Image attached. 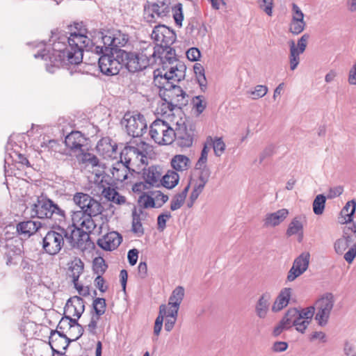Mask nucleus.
<instances>
[{
  "instance_id": "f257e3e1",
  "label": "nucleus",
  "mask_w": 356,
  "mask_h": 356,
  "mask_svg": "<svg viewBox=\"0 0 356 356\" xmlns=\"http://www.w3.org/2000/svg\"><path fill=\"white\" fill-rule=\"evenodd\" d=\"M51 33V38L58 39V41L54 40L52 52L44 49L34 56L40 57L46 60L49 59L52 67H59L60 65L81 64L83 51H90L91 40L81 31L71 33L69 37H57L54 32Z\"/></svg>"
},
{
  "instance_id": "f03ea898",
  "label": "nucleus",
  "mask_w": 356,
  "mask_h": 356,
  "mask_svg": "<svg viewBox=\"0 0 356 356\" xmlns=\"http://www.w3.org/2000/svg\"><path fill=\"white\" fill-rule=\"evenodd\" d=\"M120 54L122 67L134 73L146 69L156 63L155 51L152 44H149L138 52L118 51Z\"/></svg>"
},
{
  "instance_id": "7ed1b4c3",
  "label": "nucleus",
  "mask_w": 356,
  "mask_h": 356,
  "mask_svg": "<svg viewBox=\"0 0 356 356\" xmlns=\"http://www.w3.org/2000/svg\"><path fill=\"white\" fill-rule=\"evenodd\" d=\"M31 212L32 217L40 219L62 222L66 218L65 209L43 193L37 196L36 201L31 207Z\"/></svg>"
},
{
  "instance_id": "20e7f679",
  "label": "nucleus",
  "mask_w": 356,
  "mask_h": 356,
  "mask_svg": "<svg viewBox=\"0 0 356 356\" xmlns=\"http://www.w3.org/2000/svg\"><path fill=\"white\" fill-rule=\"evenodd\" d=\"M129 43V36L127 33L120 30L108 31L106 34H102L100 44H96L91 40L89 50L95 53H102L104 50L117 54V51H125L122 48L125 47Z\"/></svg>"
},
{
  "instance_id": "39448f33",
  "label": "nucleus",
  "mask_w": 356,
  "mask_h": 356,
  "mask_svg": "<svg viewBox=\"0 0 356 356\" xmlns=\"http://www.w3.org/2000/svg\"><path fill=\"white\" fill-rule=\"evenodd\" d=\"M68 229L60 225L54 226L49 230L42 240V251L49 256L57 255L67 241Z\"/></svg>"
},
{
  "instance_id": "423d86ee",
  "label": "nucleus",
  "mask_w": 356,
  "mask_h": 356,
  "mask_svg": "<svg viewBox=\"0 0 356 356\" xmlns=\"http://www.w3.org/2000/svg\"><path fill=\"white\" fill-rule=\"evenodd\" d=\"M74 203L81 208V211L74 212L72 216L73 224L75 223L76 218L84 213H102L103 207L101 203L83 193H76L73 197Z\"/></svg>"
},
{
  "instance_id": "0eeeda50",
  "label": "nucleus",
  "mask_w": 356,
  "mask_h": 356,
  "mask_svg": "<svg viewBox=\"0 0 356 356\" xmlns=\"http://www.w3.org/2000/svg\"><path fill=\"white\" fill-rule=\"evenodd\" d=\"M99 56L98 58V65L100 72L107 76H113L118 74L122 69L120 62V54L117 51L110 53L109 51H102V53H95Z\"/></svg>"
},
{
  "instance_id": "6e6552de",
  "label": "nucleus",
  "mask_w": 356,
  "mask_h": 356,
  "mask_svg": "<svg viewBox=\"0 0 356 356\" xmlns=\"http://www.w3.org/2000/svg\"><path fill=\"white\" fill-rule=\"evenodd\" d=\"M149 135L159 145H170L173 142L174 129L165 121L156 119L150 125Z\"/></svg>"
},
{
  "instance_id": "1a4fd4ad",
  "label": "nucleus",
  "mask_w": 356,
  "mask_h": 356,
  "mask_svg": "<svg viewBox=\"0 0 356 356\" xmlns=\"http://www.w3.org/2000/svg\"><path fill=\"white\" fill-rule=\"evenodd\" d=\"M122 124L125 127L127 134L133 138L142 136L147 129L145 118L140 113L136 115L126 113L122 120Z\"/></svg>"
},
{
  "instance_id": "9d476101",
  "label": "nucleus",
  "mask_w": 356,
  "mask_h": 356,
  "mask_svg": "<svg viewBox=\"0 0 356 356\" xmlns=\"http://www.w3.org/2000/svg\"><path fill=\"white\" fill-rule=\"evenodd\" d=\"M151 35L158 43L156 46L153 45L154 50L155 51V56H156V52H159L161 49L168 48V46H171L177 39L175 32L165 25L156 26Z\"/></svg>"
},
{
  "instance_id": "9b49d317",
  "label": "nucleus",
  "mask_w": 356,
  "mask_h": 356,
  "mask_svg": "<svg viewBox=\"0 0 356 356\" xmlns=\"http://www.w3.org/2000/svg\"><path fill=\"white\" fill-rule=\"evenodd\" d=\"M160 97L167 103L170 111H173L175 108L181 109L188 103V95L179 86L171 90L161 92Z\"/></svg>"
},
{
  "instance_id": "f8f14e48",
  "label": "nucleus",
  "mask_w": 356,
  "mask_h": 356,
  "mask_svg": "<svg viewBox=\"0 0 356 356\" xmlns=\"http://www.w3.org/2000/svg\"><path fill=\"white\" fill-rule=\"evenodd\" d=\"M194 129L192 125L189 127L185 124L177 122L172 135L173 141L175 140L181 147H189L193 142Z\"/></svg>"
},
{
  "instance_id": "ddd939ff",
  "label": "nucleus",
  "mask_w": 356,
  "mask_h": 356,
  "mask_svg": "<svg viewBox=\"0 0 356 356\" xmlns=\"http://www.w3.org/2000/svg\"><path fill=\"white\" fill-rule=\"evenodd\" d=\"M355 239H356V222L343 228L342 236L334 243V250L336 254H343Z\"/></svg>"
},
{
  "instance_id": "4468645a",
  "label": "nucleus",
  "mask_w": 356,
  "mask_h": 356,
  "mask_svg": "<svg viewBox=\"0 0 356 356\" xmlns=\"http://www.w3.org/2000/svg\"><path fill=\"white\" fill-rule=\"evenodd\" d=\"M67 243L72 248L85 249L86 243L90 241V236L87 231H83L73 225L72 227L68 229Z\"/></svg>"
},
{
  "instance_id": "2eb2a0df",
  "label": "nucleus",
  "mask_w": 356,
  "mask_h": 356,
  "mask_svg": "<svg viewBox=\"0 0 356 356\" xmlns=\"http://www.w3.org/2000/svg\"><path fill=\"white\" fill-rule=\"evenodd\" d=\"M89 139L79 131H72L65 138V144L73 152H83Z\"/></svg>"
},
{
  "instance_id": "dca6fc26",
  "label": "nucleus",
  "mask_w": 356,
  "mask_h": 356,
  "mask_svg": "<svg viewBox=\"0 0 356 356\" xmlns=\"http://www.w3.org/2000/svg\"><path fill=\"white\" fill-rule=\"evenodd\" d=\"M310 254L308 252H302L296 257L291 267V282L302 275L309 265Z\"/></svg>"
},
{
  "instance_id": "f3484780",
  "label": "nucleus",
  "mask_w": 356,
  "mask_h": 356,
  "mask_svg": "<svg viewBox=\"0 0 356 356\" xmlns=\"http://www.w3.org/2000/svg\"><path fill=\"white\" fill-rule=\"evenodd\" d=\"M122 237L117 232H111L99 238L97 245L103 250L111 251L116 249L122 243Z\"/></svg>"
},
{
  "instance_id": "a211bd4d",
  "label": "nucleus",
  "mask_w": 356,
  "mask_h": 356,
  "mask_svg": "<svg viewBox=\"0 0 356 356\" xmlns=\"http://www.w3.org/2000/svg\"><path fill=\"white\" fill-rule=\"evenodd\" d=\"M161 172L159 166L152 165L143 170V178L150 187L159 188L161 186Z\"/></svg>"
},
{
  "instance_id": "6ab92c4d",
  "label": "nucleus",
  "mask_w": 356,
  "mask_h": 356,
  "mask_svg": "<svg viewBox=\"0 0 356 356\" xmlns=\"http://www.w3.org/2000/svg\"><path fill=\"white\" fill-rule=\"evenodd\" d=\"M170 9V0H156L155 3L151 5L150 10L152 13L147 17V21L149 22H153L154 15L159 17L168 16Z\"/></svg>"
},
{
  "instance_id": "aec40b11",
  "label": "nucleus",
  "mask_w": 356,
  "mask_h": 356,
  "mask_svg": "<svg viewBox=\"0 0 356 356\" xmlns=\"http://www.w3.org/2000/svg\"><path fill=\"white\" fill-rule=\"evenodd\" d=\"M85 303L84 300L80 296H72L67 300L64 307L65 312L80 318L85 311Z\"/></svg>"
},
{
  "instance_id": "412c9836",
  "label": "nucleus",
  "mask_w": 356,
  "mask_h": 356,
  "mask_svg": "<svg viewBox=\"0 0 356 356\" xmlns=\"http://www.w3.org/2000/svg\"><path fill=\"white\" fill-rule=\"evenodd\" d=\"M289 215L286 209H282L273 213H268L264 218V227H274L283 222Z\"/></svg>"
},
{
  "instance_id": "4be33fe9",
  "label": "nucleus",
  "mask_w": 356,
  "mask_h": 356,
  "mask_svg": "<svg viewBox=\"0 0 356 356\" xmlns=\"http://www.w3.org/2000/svg\"><path fill=\"white\" fill-rule=\"evenodd\" d=\"M139 157H140V161L143 163V159L146 158L144 151L140 149L138 147L132 145H126L120 154V159L129 165L134 158L139 159Z\"/></svg>"
},
{
  "instance_id": "5701e85b",
  "label": "nucleus",
  "mask_w": 356,
  "mask_h": 356,
  "mask_svg": "<svg viewBox=\"0 0 356 356\" xmlns=\"http://www.w3.org/2000/svg\"><path fill=\"white\" fill-rule=\"evenodd\" d=\"M130 171L129 165L120 159L115 162L111 170L112 177L114 180L122 182L128 177V172Z\"/></svg>"
},
{
  "instance_id": "b1692460",
  "label": "nucleus",
  "mask_w": 356,
  "mask_h": 356,
  "mask_svg": "<svg viewBox=\"0 0 356 356\" xmlns=\"http://www.w3.org/2000/svg\"><path fill=\"white\" fill-rule=\"evenodd\" d=\"M356 210V200L353 199L350 201H348L345 206L343 207L341 211H340V216L341 220H339V222L341 224H351L353 225L354 222V215L355 213Z\"/></svg>"
},
{
  "instance_id": "393cba45",
  "label": "nucleus",
  "mask_w": 356,
  "mask_h": 356,
  "mask_svg": "<svg viewBox=\"0 0 356 356\" xmlns=\"http://www.w3.org/2000/svg\"><path fill=\"white\" fill-rule=\"evenodd\" d=\"M41 227L42 223L38 221H23L17 225V231L19 234L29 237L35 234Z\"/></svg>"
},
{
  "instance_id": "a878e982",
  "label": "nucleus",
  "mask_w": 356,
  "mask_h": 356,
  "mask_svg": "<svg viewBox=\"0 0 356 356\" xmlns=\"http://www.w3.org/2000/svg\"><path fill=\"white\" fill-rule=\"evenodd\" d=\"M307 222L306 217L297 216L291 220V235L297 234L298 243H301L304 238V224Z\"/></svg>"
},
{
  "instance_id": "bb28decb",
  "label": "nucleus",
  "mask_w": 356,
  "mask_h": 356,
  "mask_svg": "<svg viewBox=\"0 0 356 356\" xmlns=\"http://www.w3.org/2000/svg\"><path fill=\"white\" fill-rule=\"evenodd\" d=\"M270 299L271 295L269 292H265L259 297L255 305V312L259 318H266L269 309Z\"/></svg>"
},
{
  "instance_id": "cd10ccee",
  "label": "nucleus",
  "mask_w": 356,
  "mask_h": 356,
  "mask_svg": "<svg viewBox=\"0 0 356 356\" xmlns=\"http://www.w3.org/2000/svg\"><path fill=\"white\" fill-rule=\"evenodd\" d=\"M186 70V65L179 60L175 65H170L169 70L166 72V75L169 76L168 79H174V81L179 83L185 78Z\"/></svg>"
},
{
  "instance_id": "c85d7f7f",
  "label": "nucleus",
  "mask_w": 356,
  "mask_h": 356,
  "mask_svg": "<svg viewBox=\"0 0 356 356\" xmlns=\"http://www.w3.org/2000/svg\"><path fill=\"white\" fill-rule=\"evenodd\" d=\"M117 149V144L109 137L102 138L97 145V151L108 156L115 153Z\"/></svg>"
},
{
  "instance_id": "c756f323",
  "label": "nucleus",
  "mask_w": 356,
  "mask_h": 356,
  "mask_svg": "<svg viewBox=\"0 0 356 356\" xmlns=\"http://www.w3.org/2000/svg\"><path fill=\"white\" fill-rule=\"evenodd\" d=\"M156 58H159L163 65L168 63L172 65L179 61L176 57L175 49L170 46H168V48H162L159 52H156Z\"/></svg>"
},
{
  "instance_id": "7c9ffc66",
  "label": "nucleus",
  "mask_w": 356,
  "mask_h": 356,
  "mask_svg": "<svg viewBox=\"0 0 356 356\" xmlns=\"http://www.w3.org/2000/svg\"><path fill=\"white\" fill-rule=\"evenodd\" d=\"M22 253L21 248L19 245H16L13 243L6 244L5 258L6 259V264L10 266L13 264H17V259H19Z\"/></svg>"
},
{
  "instance_id": "2f4dec72",
  "label": "nucleus",
  "mask_w": 356,
  "mask_h": 356,
  "mask_svg": "<svg viewBox=\"0 0 356 356\" xmlns=\"http://www.w3.org/2000/svg\"><path fill=\"white\" fill-rule=\"evenodd\" d=\"M84 264L80 258L76 257L69 266V276L72 279L74 285H76L80 275L83 273Z\"/></svg>"
},
{
  "instance_id": "473e14b6",
  "label": "nucleus",
  "mask_w": 356,
  "mask_h": 356,
  "mask_svg": "<svg viewBox=\"0 0 356 356\" xmlns=\"http://www.w3.org/2000/svg\"><path fill=\"white\" fill-rule=\"evenodd\" d=\"M289 303V287H285L281 290L279 295L275 298L273 306L272 311L277 312L281 311Z\"/></svg>"
},
{
  "instance_id": "72a5a7b5",
  "label": "nucleus",
  "mask_w": 356,
  "mask_h": 356,
  "mask_svg": "<svg viewBox=\"0 0 356 356\" xmlns=\"http://www.w3.org/2000/svg\"><path fill=\"white\" fill-rule=\"evenodd\" d=\"M190 188V183L185 186V188L179 193H177L172 197L170 203V209L176 211L180 209L184 204L186 196Z\"/></svg>"
},
{
  "instance_id": "f704fd0d",
  "label": "nucleus",
  "mask_w": 356,
  "mask_h": 356,
  "mask_svg": "<svg viewBox=\"0 0 356 356\" xmlns=\"http://www.w3.org/2000/svg\"><path fill=\"white\" fill-rule=\"evenodd\" d=\"M191 164L190 159L185 155H175L171 160V165L177 171L187 170Z\"/></svg>"
},
{
  "instance_id": "c9c22d12",
  "label": "nucleus",
  "mask_w": 356,
  "mask_h": 356,
  "mask_svg": "<svg viewBox=\"0 0 356 356\" xmlns=\"http://www.w3.org/2000/svg\"><path fill=\"white\" fill-rule=\"evenodd\" d=\"M179 175L177 172L173 170H168L165 175L161 178V186L168 188L172 189L175 188L179 183Z\"/></svg>"
},
{
  "instance_id": "e433bc0d",
  "label": "nucleus",
  "mask_w": 356,
  "mask_h": 356,
  "mask_svg": "<svg viewBox=\"0 0 356 356\" xmlns=\"http://www.w3.org/2000/svg\"><path fill=\"white\" fill-rule=\"evenodd\" d=\"M99 214L100 213H84V215H81V216L78 217L75 222L79 223L82 227H85L87 232H90L96 227V225L92 218Z\"/></svg>"
},
{
  "instance_id": "4c0bfd02",
  "label": "nucleus",
  "mask_w": 356,
  "mask_h": 356,
  "mask_svg": "<svg viewBox=\"0 0 356 356\" xmlns=\"http://www.w3.org/2000/svg\"><path fill=\"white\" fill-rule=\"evenodd\" d=\"M334 303V296L332 293H325L316 302L318 309L331 312Z\"/></svg>"
},
{
  "instance_id": "58836bf2",
  "label": "nucleus",
  "mask_w": 356,
  "mask_h": 356,
  "mask_svg": "<svg viewBox=\"0 0 356 356\" xmlns=\"http://www.w3.org/2000/svg\"><path fill=\"white\" fill-rule=\"evenodd\" d=\"M315 312V307L310 306L306 309L298 310L296 307H291V316H296L299 318V320L303 319L304 321H309L311 322Z\"/></svg>"
},
{
  "instance_id": "ea45409f",
  "label": "nucleus",
  "mask_w": 356,
  "mask_h": 356,
  "mask_svg": "<svg viewBox=\"0 0 356 356\" xmlns=\"http://www.w3.org/2000/svg\"><path fill=\"white\" fill-rule=\"evenodd\" d=\"M207 144H209V147H213L216 156H220L225 150L226 146L222 138L216 137L213 138L211 136H208Z\"/></svg>"
},
{
  "instance_id": "a19ab883",
  "label": "nucleus",
  "mask_w": 356,
  "mask_h": 356,
  "mask_svg": "<svg viewBox=\"0 0 356 356\" xmlns=\"http://www.w3.org/2000/svg\"><path fill=\"white\" fill-rule=\"evenodd\" d=\"M193 70L196 75L197 83L202 92H205L207 89V79L204 74V69L200 63H195L193 66Z\"/></svg>"
},
{
  "instance_id": "79ce46f5",
  "label": "nucleus",
  "mask_w": 356,
  "mask_h": 356,
  "mask_svg": "<svg viewBox=\"0 0 356 356\" xmlns=\"http://www.w3.org/2000/svg\"><path fill=\"white\" fill-rule=\"evenodd\" d=\"M138 204L143 209L156 208L157 204L152 195V191L143 192L138 198Z\"/></svg>"
},
{
  "instance_id": "37998d69",
  "label": "nucleus",
  "mask_w": 356,
  "mask_h": 356,
  "mask_svg": "<svg viewBox=\"0 0 356 356\" xmlns=\"http://www.w3.org/2000/svg\"><path fill=\"white\" fill-rule=\"evenodd\" d=\"M327 197L324 194H318L317 195L312 204V208L314 213L320 216L322 215L324 212L325 203H326Z\"/></svg>"
},
{
  "instance_id": "c03bdc74",
  "label": "nucleus",
  "mask_w": 356,
  "mask_h": 356,
  "mask_svg": "<svg viewBox=\"0 0 356 356\" xmlns=\"http://www.w3.org/2000/svg\"><path fill=\"white\" fill-rule=\"evenodd\" d=\"M309 38V35L308 33H305L298 40L296 44L293 40H291V47H292V50H295V51L300 54L304 53L306 49Z\"/></svg>"
},
{
  "instance_id": "a18cd8bd",
  "label": "nucleus",
  "mask_w": 356,
  "mask_h": 356,
  "mask_svg": "<svg viewBox=\"0 0 356 356\" xmlns=\"http://www.w3.org/2000/svg\"><path fill=\"white\" fill-rule=\"evenodd\" d=\"M62 330L57 329L55 330H51L50 333V337H53L54 339L58 340V342H60L62 344H65L63 346V350H65L69 346L70 343L73 341L72 339H70L67 337Z\"/></svg>"
},
{
  "instance_id": "49530a36",
  "label": "nucleus",
  "mask_w": 356,
  "mask_h": 356,
  "mask_svg": "<svg viewBox=\"0 0 356 356\" xmlns=\"http://www.w3.org/2000/svg\"><path fill=\"white\" fill-rule=\"evenodd\" d=\"M132 226L131 231L138 235V236H141L144 234V229L141 223V219L140 217V214L137 213L136 211H134L132 213Z\"/></svg>"
},
{
  "instance_id": "de8ad7c7",
  "label": "nucleus",
  "mask_w": 356,
  "mask_h": 356,
  "mask_svg": "<svg viewBox=\"0 0 356 356\" xmlns=\"http://www.w3.org/2000/svg\"><path fill=\"white\" fill-rule=\"evenodd\" d=\"M108 268L105 260L102 257H95L92 261V270L95 274L103 275Z\"/></svg>"
},
{
  "instance_id": "09e8293b",
  "label": "nucleus",
  "mask_w": 356,
  "mask_h": 356,
  "mask_svg": "<svg viewBox=\"0 0 356 356\" xmlns=\"http://www.w3.org/2000/svg\"><path fill=\"white\" fill-rule=\"evenodd\" d=\"M106 300L103 298H96L92 302L93 312L92 314L101 317L106 312Z\"/></svg>"
},
{
  "instance_id": "8fccbe9b",
  "label": "nucleus",
  "mask_w": 356,
  "mask_h": 356,
  "mask_svg": "<svg viewBox=\"0 0 356 356\" xmlns=\"http://www.w3.org/2000/svg\"><path fill=\"white\" fill-rule=\"evenodd\" d=\"M172 12V17L175 20V24L178 27L182 26V22L184 20L183 8L182 4L178 3L171 8Z\"/></svg>"
},
{
  "instance_id": "3c124183",
  "label": "nucleus",
  "mask_w": 356,
  "mask_h": 356,
  "mask_svg": "<svg viewBox=\"0 0 356 356\" xmlns=\"http://www.w3.org/2000/svg\"><path fill=\"white\" fill-rule=\"evenodd\" d=\"M192 104L197 115H200L207 107V102L203 95H197L193 97Z\"/></svg>"
},
{
  "instance_id": "603ef678",
  "label": "nucleus",
  "mask_w": 356,
  "mask_h": 356,
  "mask_svg": "<svg viewBox=\"0 0 356 356\" xmlns=\"http://www.w3.org/2000/svg\"><path fill=\"white\" fill-rule=\"evenodd\" d=\"M306 23L304 19H298L296 17H292L291 20V33L298 35L303 31Z\"/></svg>"
},
{
  "instance_id": "864d4df0",
  "label": "nucleus",
  "mask_w": 356,
  "mask_h": 356,
  "mask_svg": "<svg viewBox=\"0 0 356 356\" xmlns=\"http://www.w3.org/2000/svg\"><path fill=\"white\" fill-rule=\"evenodd\" d=\"M168 77L169 76L166 75V72L163 76H161V79L163 80V82L161 83V86H159L160 88L159 94L161 92L171 90L177 86L175 83V81H174V79H168Z\"/></svg>"
},
{
  "instance_id": "5fc2aeb1",
  "label": "nucleus",
  "mask_w": 356,
  "mask_h": 356,
  "mask_svg": "<svg viewBox=\"0 0 356 356\" xmlns=\"http://www.w3.org/2000/svg\"><path fill=\"white\" fill-rule=\"evenodd\" d=\"M289 324V310L286 313L280 323L274 328L273 334L277 337L280 335L284 330L289 328L288 325Z\"/></svg>"
},
{
  "instance_id": "6e6d98bb",
  "label": "nucleus",
  "mask_w": 356,
  "mask_h": 356,
  "mask_svg": "<svg viewBox=\"0 0 356 356\" xmlns=\"http://www.w3.org/2000/svg\"><path fill=\"white\" fill-rule=\"evenodd\" d=\"M80 153L81 154V156L79 160L81 163L90 164L92 167L99 165V159L95 155L84 152Z\"/></svg>"
},
{
  "instance_id": "4d7b16f0",
  "label": "nucleus",
  "mask_w": 356,
  "mask_h": 356,
  "mask_svg": "<svg viewBox=\"0 0 356 356\" xmlns=\"http://www.w3.org/2000/svg\"><path fill=\"white\" fill-rule=\"evenodd\" d=\"M330 312L318 309V312L315 316V320L317 321L318 325L324 327L327 324Z\"/></svg>"
},
{
  "instance_id": "13d9d810",
  "label": "nucleus",
  "mask_w": 356,
  "mask_h": 356,
  "mask_svg": "<svg viewBox=\"0 0 356 356\" xmlns=\"http://www.w3.org/2000/svg\"><path fill=\"white\" fill-rule=\"evenodd\" d=\"M79 318H73L70 316V319H67L69 328H72L74 327H76V329L78 330V335L75 336L74 339H72V341H76L78 340L84 332V328L79 323L78 320Z\"/></svg>"
},
{
  "instance_id": "bf43d9fd",
  "label": "nucleus",
  "mask_w": 356,
  "mask_h": 356,
  "mask_svg": "<svg viewBox=\"0 0 356 356\" xmlns=\"http://www.w3.org/2000/svg\"><path fill=\"white\" fill-rule=\"evenodd\" d=\"M153 198L157 204L156 208H161L169 199L167 195L163 194L160 191H151Z\"/></svg>"
},
{
  "instance_id": "052dcab7",
  "label": "nucleus",
  "mask_w": 356,
  "mask_h": 356,
  "mask_svg": "<svg viewBox=\"0 0 356 356\" xmlns=\"http://www.w3.org/2000/svg\"><path fill=\"white\" fill-rule=\"evenodd\" d=\"M195 169L199 170V175L197 179L207 183L211 176V170L207 165H201L200 166L195 165Z\"/></svg>"
},
{
  "instance_id": "680f3d73",
  "label": "nucleus",
  "mask_w": 356,
  "mask_h": 356,
  "mask_svg": "<svg viewBox=\"0 0 356 356\" xmlns=\"http://www.w3.org/2000/svg\"><path fill=\"white\" fill-rule=\"evenodd\" d=\"M172 298L175 299V302H173V305L177 307L180 306L184 297V289L183 286H177L172 292Z\"/></svg>"
},
{
  "instance_id": "e2e57ef3",
  "label": "nucleus",
  "mask_w": 356,
  "mask_h": 356,
  "mask_svg": "<svg viewBox=\"0 0 356 356\" xmlns=\"http://www.w3.org/2000/svg\"><path fill=\"white\" fill-rule=\"evenodd\" d=\"M309 324V321L299 320L298 317H296L291 324V327H295L296 330L301 333H304Z\"/></svg>"
},
{
  "instance_id": "0e129e2a",
  "label": "nucleus",
  "mask_w": 356,
  "mask_h": 356,
  "mask_svg": "<svg viewBox=\"0 0 356 356\" xmlns=\"http://www.w3.org/2000/svg\"><path fill=\"white\" fill-rule=\"evenodd\" d=\"M172 217L170 212L167 211L161 213L157 217V228L159 231L162 232L166 227V221Z\"/></svg>"
},
{
  "instance_id": "69168bd1",
  "label": "nucleus",
  "mask_w": 356,
  "mask_h": 356,
  "mask_svg": "<svg viewBox=\"0 0 356 356\" xmlns=\"http://www.w3.org/2000/svg\"><path fill=\"white\" fill-rule=\"evenodd\" d=\"M268 92V88L266 86L258 85L254 88V90L250 92L253 99L261 98L266 95Z\"/></svg>"
},
{
  "instance_id": "338daca9",
  "label": "nucleus",
  "mask_w": 356,
  "mask_h": 356,
  "mask_svg": "<svg viewBox=\"0 0 356 356\" xmlns=\"http://www.w3.org/2000/svg\"><path fill=\"white\" fill-rule=\"evenodd\" d=\"M100 319V316L92 314L90 323L86 326L87 330L90 334L95 335L97 334V327L98 321Z\"/></svg>"
},
{
  "instance_id": "774afa93",
  "label": "nucleus",
  "mask_w": 356,
  "mask_h": 356,
  "mask_svg": "<svg viewBox=\"0 0 356 356\" xmlns=\"http://www.w3.org/2000/svg\"><path fill=\"white\" fill-rule=\"evenodd\" d=\"M356 257V243L344 254L343 259L348 264H351Z\"/></svg>"
}]
</instances>
